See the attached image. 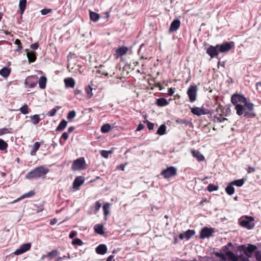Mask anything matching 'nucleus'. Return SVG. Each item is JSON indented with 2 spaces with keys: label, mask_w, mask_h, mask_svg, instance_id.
Returning a JSON list of instances; mask_svg holds the SVG:
<instances>
[{
  "label": "nucleus",
  "mask_w": 261,
  "mask_h": 261,
  "mask_svg": "<svg viewBox=\"0 0 261 261\" xmlns=\"http://www.w3.org/2000/svg\"><path fill=\"white\" fill-rule=\"evenodd\" d=\"M155 103L159 107H165L169 104V102L165 98L162 97L157 99Z\"/></svg>",
  "instance_id": "nucleus-22"
},
{
  "label": "nucleus",
  "mask_w": 261,
  "mask_h": 261,
  "mask_svg": "<svg viewBox=\"0 0 261 261\" xmlns=\"http://www.w3.org/2000/svg\"><path fill=\"white\" fill-rule=\"evenodd\" d=\"M85 91L86 93V96L88 99L90 98L93 95L92 88L91 86H88L85 88Z\"/></svg>",
  "instance_id": "nucleus-37"
},
{
  "label": "nucleus",
  "mask_w": 261,
  "mask_h": 261,
  "mask_svg": "<svg viewBox=\"0 0 261 261\" xmlns=\"http://www.w3.org/2000/svg\"><path fill=\"white\" fill-rule=\"evenodd\" d=\"M34 194H35V192L33 191H30V192L23 194L20 197H19L17 199L14 200L12 203H16V202L19 201V200H20L23 198H25L31 197L33 196H34Z\"/></svg>",
  "instance_id": "nucleus-20"
},
{
  "label": "nucleus",
  "mask_w": 261,
  "mask_h": 261,
  "mask_svg": "<svg viewBox=\"0 0 261 261\" xmlns=\"http://www.w3.org/2000/svg\"><path fill=\"white\" fill-rule=\"evenodd\" d=\"M255 256L257 261H261V253L259 251L256 252Z\"/></svg>",
  "instance_id": "nucleus-59"
},
{
  "label": "nucleus",
  "mask_w": 261,
  "mask_h": 261,
  "mask_svg": "<svg viewBox=\"0 0 261 261\" xmlns=\"http://www.w3.org/2000/svg\"><path fill=\"white\" fill-rule=\"evenodd\" d=\"M197 88L196 86H191L188 88L187 94L189 96L190 102H193L196 99V92Z\"/></svg>",
  "instance_id": "nucleus-7"
},
{
  "label": "nucleus",
  "mask_w": 261,
  "mask_h": 261,
  "mask_svg": "<svg viewBox=\"0 0 261 261\" xmlns=\"http://www.w3.org/2000/svg\"><path fill=\"white\" fill-rule=\"evenodd\" d=\"M32 77H28L26 79L24 82V84L27 87L32 88L36 86L37 83L36 82L32 81Z\"/></svg>",
  "instance_id": "nucleus-21"
},
{
  "label": "nucleus",
  "mask_w": 261,
  "mask_h": 261,
  "mask_svg": "<svg viewBox=\"0 0 261 261\" xmlns=\"http://www.w3.org/2000/svg\"><path fill=\"white\" fill-rule=\"evenodd\" d=\"M9 129L6 128H1L0 129V136L9 133Z\"/></svg>",
  "instance_id": "nucleus-53"
},
{
  "label": "nucleus",
  "mask_w": 261,
  "mask_h": 261,
  "mask_svg": "<svg viewBox=\"0 0 261 261\" xmlns=\"http://www.w3.org/2000/svg\"><path fill=\"white\" fill-rule=\"evenodd\" d=\"M8 147L7 143L3 140L0 139V150H4L6 149Z\"/></svg>",
  "instance_id": "nucleus-45"
},
{
  "label": "nucleus",
  "mask_w": 261,
  "mask_h": 261,
  "mask_svg": "<svg viewBox=\"0 0 261 261\" xmlns=\"http://www.w3.org/2000/svg\"><path fill=\"white\" fill-rule=\"evenodd\" d=\"M76 234H77V233H76V232L75 231H71L70 232V234L69 235V237L70 239H72V238H73L76 235Z\"/></svg>",
  "instance_id": "nucleus-58"
},
{
  "label": "nucleus",
  "mask_w": 261,
  "mask_h": 261,
  "mask_svg": "<svg viewBox=\"0 0 261 261\" xmlns=\"http://www.w3.org/2000/svg\"><path fill=\"white\" fill-rule=\"evenodd\" d=\"M215 232L214 229L213 228H208L207 227H203L200 231V238L202 239L208 238L213 235Z\"/></svg>",
  "instance_id": "nucleus-6"
},
{
  "label": "nucleus",
  "mask_w": 261,
  "mask_h": 261,
  "mask_svg": "<svg viewBox=\"0 0 261 261\" xmlns=\"http://www.w3.org/2000/svg\"><path fill=\"white\" fill-rule=\"evenodd\" d=\"M231 101L235 106L237 114L239 116L244 114V116L248 118L255 117L252 113L254 105L247 101L243 95L234 93L231 96Z\"/></svg>",
  "instance_id": "nucleus-1"
},
{
  "label": "nucleus",
  "mask_w": 261,
  "mask_h": 261,
  "mask_svg": "<svg viewBox=\"0 0 261 261\" xmlns=\"http://www.w3.org/2000/svg\"><path fill=\"white\" fill-rule=\"evenodd\" d=\"M111 153V151L102 150L100 152L101 155L106 159L108 158L109 155Z\"/></svg>",
  "instance_id": "nucleus-46"
},
{
  "label": "nucleus",
  "mask_w": 261,
  "mask_h": 261,
  "mask_svg": "<svg viewBox=\"0 0 261 261\" xmlns=\"http://www.w3.org/2000/svg\"><path fill=\"white\" fill-rule=\"evenodd\" d=\"M101 206V203L99 201H97L95 203V205L91 208V210L94 214H96L98 212Z\"/></svg>",
  "instance_id": "nucleus-33"
},
{
  "label": "nucleus",
  "mask_w": 261,
  "mask_h": 261,
  "mask_svg": "<svg viewBox=\"0 0 261 261\" xmlns=\"http://www.w3.org/2000/svg\"><path fill=\"white\" fill-rule=\"evenodd\" d=\"M19 110L23 114H27L29 113V107L27 105H24L20 108Z\"/></svg>",
  "instance_id": "nucleus-41"
},
{
  "label": "nucleus",
  "mask_w": 261,
  "mask_h": 261,
  "mask_svg": "<svg viewBox=\"0 0 261 261\" xmlns=\"http://www.w3.org/2000/svg\"><path fill=\"white\" fill-rule=\"evenodd\" d=\"M127 51L128 48L126 47H120L116 49L115 56L116 58L118 59V58L125 55Z\"/></svg>",
  "instance_id": "nucleus-14"
},
{
  "label": "nucleus",
  "mask_w": 261,
  "mask_h": 261,
  "mask_svg": "<svg viewBox=\"0 0 261 261\" xmlns=\"http://www.w3.org/2000/svg\"><path fill=\"white\" fill-rule=\"evenodd\" d=\"M254 218L252 216H245L241 217L239 220V223L243 227L246 228L248 229H251L254 227V223L253 221Z\"/></svg>",
  "instance_id": "nucleus-3"
},
{
  "label": "nucleus",
  "mask_w": 261,
  "mask_h": 261,
  "mask_svg": "<svg viewBox=\"0 0 261 261\" xmlns=\"http://www.w3.org/2000/svg\"><path fill=\"white\" fill-rule=\"evenodd\" d=\"M58 254V251L57 250H54L51 252H49L46 254L48 257L52 259L57 256Z\"/></svg>",
  "instance_id": "nucleus-40"
},
{
  "label": "nucleus",
  "mask_w": 261,
  "mask_h": 261,
  "mask_svg": "<svg viewBox=\"0 0 261 261\" xmlns=\"http://www.w3.org/2000/svg\"><path fill=\"white\" fill-rule=\"evenodd\" d=\"M166 126L165 124L161 125L158 128L156 134L159 135H163L166 133Z\"/></svg>",
  "instance_id": "nucleus-36"
},
{
  "label": "nucleus",
  "mask_w": 261,
  "mask_h": 261,
  "mask_svg": "<svg viewBox=\"0 0 261 261\" xmlns=\"http://www.w3.org/2000/svg\"><path fill=\"white\" fill-rule=\"evenodd\" d=\"M176 123L177 124H183L186 125L188 124H192V123L186 119H177L176 120Z\"/></svg>",
  "instance_id": "nucleus-42"
},
{
  "label": "nucleus",
  "mask_w": 261,
  "mask_h": 261,
  "mask_svg": "<svg viewBox=\"0 0 261 261\" xmlns=\"http://www.w3.org/2000/svg\"><path fill=\"white\" fill-rule=\"evenodd\" d=\"M219 53L217 45L215 46L210 45L206 50V53L211 57V58L218 56Z\"/></svg>",
  "instance_id": "nucleus-12"
},
{
  "label": "nucleus",
  "mask_w": 261,
  "mask_h": 261,
  "mask_svg": "<svg viewBox=\"0 0 261 261\" xmlns=\"http://www.w3.org/2000/svg\"><path fill=\"white\" fill-rule=\"evenodd\" d=\"M85 14H87V12L89 13V16H100L96 12H93L89 9H85Z\"/></svg>",
  "instance_id": "nucleus-47"
},
{
  "label": "nucleus",
  "mask_w": 261,
  "mask_h": 261,
  "mask_svg": "<svg viewBox=\"0 0 261 261\" xmlns=\"http://www.w3.org/2000/svg\"><path fill=\"white\" fill-rule=\"evenodd\" d=\"M226 255L231 261H238L239 257L230 251H226Z\"/></svg>",
  "instance_id": "nucleus-29"
},
{
  "label": "nucleus",
  "mask_w": 261,
  "mask_h": 261,
  "mask_svg": "<svg viewBox=\"0 0 261 261\" xmlns=\"http://www.w3.org/2000/svg\"><path fill=\"white\" fill-rule=\"evenodd\" d=\"M85 178L82 176L76 177L73 182V188L75 189H79V187L84 183Z\"/></svg>",
  "instance_id": "nucleus-13"
},
{
  "label": "nucleus",
  "mask_w": 261,
  "mask_h": 261,
  "mask_svg": "<svg viewBox=\"0 0 261 261\" xmlns=\"http://www.w3.org/2000/svg\"><path fill=\"white\" fill-rule=\"evenodd\" d=\"M255 168L253 167H251L250 166H248V169H247V171L248 173H251L254 172L255 171Z\"/></svg>",
  "instance_id": "nucleus-57"
},
{
  "label": "nucleus",
  "mask_w": 261,
  "mask_h": 261,
  "mask_svg": "<svg viewBox=\"0 0 261 261\" xmlns=\"http://www.w3.org/2000/svg\"><path fill=\"white\" fill-rule=\"evenodd\" d=\"M207 189L209 192H213L218 189V187L212 184H210L207 186Z\"/></svg>",
  "instance_id": "nucleus-43"
},
{
  "label": "nucleus",
  "mask_w": 261,
  "mask_h": 261,
  "mask_svg": "<svg viewBox=\"0 0 261 261\" xmlns=\"http://www.w3.org/2000/svg\"><path fill=\"white\" fill-rule=\"evenodd\" d=\"M180 25V21L179 20L176 19H174L171 23L170 28L169 32H173L176 31Z\"/></svg>",
  "instance_id": "nucleus-15"
},
{
  "label": "nucleus",
  "mask_w": 261,
  "mask_h": 261,
  "mask_svg": "<svg viewBox=\"0 0 261 261\" xmlns=\"http://www.w3.org/2000/svg\"><path fill=\"white\" fill-rule=\"evenodd\" d=\"M232 246V244L230 242V243H228L226 246L224 247V251H225V252H226V251H229L228 247Z\"/></svg>",
  "instance_id": "nucleus-61"
},
{
  "label": "nucleus",
  "mask_w": 261,
  "mask_h": 261,
  "mask_svg": "<svg viewBox=\"0 0 261 261\" xmlns=\"http://www.w3.org/2000/svg\"><path fill=\"white\" fill-rule=\"evenodd\" d=\"M25 51H27V56L29 62H34L36 59L34 53L32 51H29L27 49H26Z\"/></svg>",
  "instance_id": "nucleus-28"
},
{
  "label": "nucleus",
  "mask_w": 261,
  "mask_h": 261,
  "mask_svg": "<svg viewBox=\"0 0 261 261\" xmlns=\"http://www.w3.org/2000/svg\"><path fill=\"white\" fill-rule=\"evenodd\" d=\"M175 92V89L170 88L168 90V94L170 96H172Z\"/></svg>",
  "instance_id": "nucleus-54"
},
{
  "label": "nucleus",
  "mask_w": 261,
  "mask_h": 261,
  "mask_svg": "<svg viewBox=\"0 0 261 261\" xmlns=\"http://www.w3.org/2000/svg\"><path fill=\"white\" fill-rule=\"evenodd\" d=\"M46 82L47 79L45 76H41L38 82L39 87L42 89H45Z\"/></svg>",
  "instance_id": "nucleus-26"
},
{
  "label": "nucleus",
  "mask_w": 261,
  "mask_h": 261,
  "mask_svg": "<svg viewBox=\"0 0 261 261\" xmlns=\"http://www.w3.org/2000/svg\"><path fill=\"white\" fill-rule=\"evenodd\" d=\"M206 114H210L211 117H212V111H210L209 110L207 109H204L202 107V115H206Z\"/></svg>",
  "instance_id": "nucleus-50"
},
{
  "label": "nucleus",
  "mask_w": 261,
  "mask_h": 261,
  "mask_svg": "<svg viewBox=\"0 0 261 261\" xmlns=\"http://www.w3.org/2000/svg\"><path fill=\"white\" fill-rule=\"evenodd\" d=\"M111 129V126L109 124H105L101 127V131L103 133H108Z\"/></svg>",
  "instance_id": "nucleus-39"
},
{
  "label": "nucleus",
  "mask_w": 261,
  "mask_h": 261,
  "mask_svg": "<svg viewBox=\"0 0 261 261\" xmlns=\"http://www.w3.org/2000/svg\"><path fill=\"white\" fill-rule=\"evenodd\" d=\"M103 227L101 224H96L94 226V230L95 232L99 234L104 233Z\"/></svg>",
  "instance_id": "nucleus-30"
},
{
  "label": "nucleus",
  "mask_w": 261,
  "mask_h": 261,
  "mask_svg": "<svg viewBox=\"0 0 261 261\" xmlns=\"http://www.w3.org/2000/svg\"><path fill=\"white\" fill-rule=\"evenodd\" d=\"M225 117L223 115L216 114L213 116V121L215 123L223 122L227 120Z\"/></svg>",
  "instance_id": "nucleus-16"
},
{
  "label": "nucleus",
  "mask_w": 261,
  "mask_h": 261,
  "mask_svg": "<svg viewBox=\"0 0 261 261\" xmlns=\"http://www.w3.org/2000/svg\"><path fill=\"white\" fill-rule=\"evenodd\" d=\"M31 247V244L30 243H27L25 244H23L20 246L19 248L16 249L14 254L16 255H19L22 254L25 252L29 251Z\"/></svg>",
  "instance_id": "nucleus-10"
},
{
  "label": "nucleus",
  "mask_w": 261,
  "mask_h": 261,
  "mask_svg": "<svg viewBox=\"0 0 261 261\" xmlns=\"http://www.w3.org/2000/svg\"><path fill=\"white\" fill-rule=\"evenodd\" d=\"M72 244L73 245L82 246L83 245V242L81 239L76 238L72 240Z\"/></svg>",
  "instance_id": "nucleus-44"
},
{
  "label": "nucleus",
  "mask_w": 261,
  "mask_h": 261,
  "mask_svg": "<svg viewBox=\"0 0 261 261\" xmlns=\"http://www.w3.org/2000/svg\"><path fill=\"white\" fill-rule=\"evenodd\" d=\"M65 86L67 88H74L75 85L74 80L72 77H68L64 79Z\"/></svg>",
  "instance_id": "nucleus-18"
},
{
  "label": "nucleus",
  "mask_w": 261,
  "mask_h": 261,
  "mask_svg": "<svg viewBox=\"0 0 261 261\" xmlns=\"http://www.w3.org/2000/svg\"><path fill=\"white\" fill-rule=\"evenodd\" d=\"M107 251V247L105 244H100L96 248V252L98 254H105Z\"/></svg>",
  "instance_id": "nucleus-19"
},
{
  "label": "nucleus",
  "mask_w": 261,
  "mask_h": 261,
  "mask_svg": "<svg viewBox=\"0 0 261 261\" xmlns=\"http://www.w3.org/2000/svg\"><path fill=\"white\" fill-rule=\"evenodd\" d=\"M185 236V239L187 240H189L192 236L195 234V231L194 230L188 229L184 232Z\"/></svg>",
  "instance_id": "nucleus-34"
},
{
  "label": "nucleus",
  "mask_w": 261,
  "mask_h": 261,
  "mask_svg": "<svg viewBox=\"0 0 261 261\" xmlns=\"http://www.w3.org/2000/svg\"><path fill=\"white\" fill-rule=\"evenodd\" d=\"M110 204L108 202L105 203L102 206L105 218L106 220L107 216L110 214Z\"/></svg>",
  "instance_id": "nucleus-24"
},
{
  "label": "nucleus",
  "mask_w": 261,
  "mask_h": 261,
  "mask_svg": "<svg viewBox=\"0 0 261 261\" xmlns=\"http://www.w3.org/2000/svg\"><path fill=\"white\" fill-rule=\"evenodd\" d=\"M57 111V109L54 108L47 113V115L50 117H53L56 115Z\"/></svg>",
  "instance_id": "nucleus-51"
},
{
  "label": "nucleus",
  "mask_w": 261,
  "mask_h": 261,
  "mask_svg": "<svg viewBox=\"0 0 261 261\" xmlns=\"http://www.w3.org/2000/svg\"><path fill=\"white\" fill-rule=\"evenodd\" d=\"M69 137L68 133L67 132H64L63 133L61 138L64 139L65 140H66Z\"/></svg>",
  "instance_id": "nucleus-55"
},
{
  "label": "nucleus",
  "mask_w": 261,
  "mask_h": 261,
  "mask_svg": "<svg viewBox=\"0 0 261 261\" xmlns=\"http://www.w3.org/2000/svg\"><path fill=\"white\" fill-rule=\"evenodd\" d=\"M49 169L45 166H40L36 167L30 171L25 175V178L28 179H33L39 178H44L45 175L49 172Z\"/></svg>",
  "instance_id": "nucleus-2"
},
{
  "label": "nucleus",
  "mask_w": 261,
  "mask_h": 261,
  "mask_svg": "<svg viewBox=\"0 0 261 261\" xmlns=\"http://www.w3.org/2000/svg\"><path fill=\"white\" fill-rule=\"evenodd\" d=\"M232 185H232L231 183L230 184L228 185L225 189L226 192L229 195H231L234 193V188Z\"/></svg>",
  "instance_id": "nucleus-35"
},
{
  "label": "nucleus",
  "mask_w": 261,
  "mask_h": 261,
  "mask_svg": "<svg viewBox=\"0 0 261 261\" xmlns=\"http://www.w3.org/2000/svg\"><path fill=\"white\" fill-rule=\"evenodd\" d=\"M85 164V160L83 158H80L75 160L72 166L73 170H79L83 169L84 168Z\"/></svg>",
  "instance_id": "nucleus-8"
},
{
  "label": "nucleus",
  "mask_w": 261,
  "mask_h": 261,
  "mask_svg": "<svg viewBox=\"0 0 261 261\" xmlns=\"http://www.w3.org/2000/svg\"><path fill=\"white\" fill-rule=\"evenodd\" d=\"M244 181H245L244 179H238V180H236L233 181L231 182V184L233 185L238 186V187H241L244 184Z\"/></svg>",
  "instance_id": "nucleus-38"
},
{
  "label": "nucleus",
  "mask_w": 261,
  "mask_h": 261,
  "mask_svg": "<svg viewBox=\"0 0 261 261\" xmlns=\"http://www.w3.org/2000/svg\"><path fill=\"white\" fill-rule=\"evenodd\" d=\"M217 256L220 257L222 260L226 259L225 255L222 253H217Z\"/></svg>",
  "instance_id": "nucleus-62"
},
{
  "label": "nucleus",
  "mask_w": 261,
  "mask_h": 261,
  "mask_svg": "<svg viewBox=\"0 0 261 261\" xmlns=\"http://www.w3.org/2000/svg\"><path fill=\"white\" fill-rule=\"evenodd\" d=\"M233 42H224L222 44H217L219 52L221 53H226L230 51L233 46Z\"/></svg>",
  "instance_id": "nucleus-5"
},
{
  "label": "nucleus",
  "mask_w": 261,
  "mask_h": 261,
  "mask_svg": "<svg viewBox=\"0 0 261 261\" xmlns=\"http://www.w3.org/2000/svg\"><path fill=\"white\" fill-rule=\"evenodd\" d=\"M176 174L177 169L173 166H170L166 169H164L161 173V175L165 178H169L174 176Z\"/></svg>",
  "instance_id": "nucleus-4"
},
{
  "label": "nucleus",
  "mask_w": 261,
  "mask_h": 261,
  "mask_svg": "<svg viewBox=\"0 0 261 261\" xmlns=\"http://www.w3.org/2000/svg\"><path fill=\"white\" fill-rule=\"evenodd\" d=\"M76 116V113L74 111L72 110L70 111L67 115V119L68 120H71L74 118Z\"/></svg>",
  "instance_id": "nucleus-48"
},
{
  "label": "nucleus",
  "mask_w": 261,
  "mask_h": 261,
  "mask_svg": "<svg viewBox=\"0 0 261 261\" xmlns=\"http://www.w3.org/2000/svg\"><path fill=\"white\" fill-rule=\"evenodd\" d=\"M27 0H20L19 3V8L20 10V13L22 15L24 13L27 6Z\"/></svg>",
  "instance_id": "nucleus-23"
},
{
  "label": "nucleus",
  "mask_w": 261,
  "mask_h": 261,
  "mask_svg": "<svg viewBox=\"0 0 261 261\" xmlns=\"http://www.w3.org/2000/svg\"><path fill=\"white\" fill-rule=\"evenodd\" d=\"M239 258L240 259V261H249V259L247 257H246L243 256H240Z\"/></svg>",
  "instance_id": "nucleus-64"
},
{
  "label": "nucleus",
  "mask_w": 261,
  "mask_h": 261,
  "mask_svg": "<svg viewBox=\"0 0 261 261\" xmlns=\"http://www.w3.org/2000/svg\"><path fill=\"white\" fill-rule=\"evenodd\" d=\"M38 46H39L38 44L37 43H35L32 44L31 45V48L32 49L36 50L38 48Z\"/></svg>",
  "instance_id": "nucleus-60"
},
{
  "label": "nucleus",
  "mask_w": 261,
  "mask_h": 261,
  "mask_svg": "<svg viewBox=\"0 0 261 261\" xmlns=\"http://www.w3.org/2000/svg\"><path fill=\"white\" fill-rule=\"evenodd\" d=\"M65 258H70V255L68 254V256L64 255L63 257H59L57 259L56 261H61L63 259H64Z\"/></svg>",
  "instance_id": "nucleus-63"
},
{
  "label": "nucleus",
  "mask_w": 261,
  "mask_h": 261,
  "mask_svg": "<svg viewBox=\"0 0 261 261\" xmlns=\"http://www.w3.org/2000/svg\"><path fill=\"white\" fill-rule=\"evenodd\" d=\"M191 153L192 155L196 158L198 162H201L204 160V156L198 150H192Z\"/></svg>",
  "instance_id": "nucleus-17"
},
{
  "label": "nucleus",
  "mask_w": 261,
  "mask_h": 261,
  "mask_svg": "<svg viewBox=\"0 0 261 261\" xmlns=\"http://www.w3.org/2000/svg\"><path fill=\"white\" fill-rule=\"evenodd\" d=\"M191 112L194 115H195L197 116H200L202 115V108L199 107H193L190 108Z\"/></svg>",
  "instance_id": "nucleus-25"
},
{
  "label": "nucleus",
  "mask_w": 261,
  "mask_h": 261,
  "mask_svg": "<svg viewBox=\"0 0 261 261\" xmlns=\"http://www.w3.org/2000/svg\"><path fill=\"white\" fill-rule=\"evenodd\" d=\"M10 73V70L7 67H4L0 70V74L4 77H7Z\"/></svg>",
  "instance_id": "nucleus-31"
},
{
  "label": "nucleus",
  "mask_w": 261,
  "mask_h": 261,
  "mask_svg": "<svg viewBox=\"0 0 261 261\" xmlns=\"http://www.w3.org/2000/svg\"><path fill=\"white\" fill-rule=\"evenodd\" d=\"M51 10H52L51 9H43L41 10L40 12H41L42 15H45L50 12Z\"/></svg>",
  "instance_id": "nucleus-52"
},
{
  "label": "nucleus",
  "mask_w": 261,
  "mask_h": 261,
  "mask_svg": "<svg viewBox=\"0 0 261 261\" xmlns=\"http://www.w3.org/2000/svg\"><path fill=\"white\" fill-rule=\"evenodd\" d=\"M40 146V144L39 142H35L34 144L33 150H32L31 152V155H33L34 154L33 152L35 153L36 151L39 149Z\"/></svg>",
  "instance_id": "nucleus-49"
},
{
  "label": "nucleus",
  "mask_w": 261,
  "mask_h": 261,
  "mask_svg": "<svg viewBox=\"0 0 261 261\" xmlns=\"http://www.w3.org/2000/svg\"><path fill=\"white\" fill-rule=\"evenodd\" d=\"M67 125V121L65 120H62L56 128V131L60 132L64 130Z\"/></svg>",
  "instance_id": "nucleus-27"
},
{
  "label": "nucleus",
  "mask_w": 261,
  "mask_h": 261,
  "mask_svg": "<svg viewBox=\"0 0 261 261\" xmlns=\"http://www.w3.org/2000/svg\"><path fill=\"white\" fill-rule=\"evenodd\" d=\"M230 112V110L229 108H226L221 104H219L216 109V114L223 115L224 116H227Z\"/></svg>",
  "instance_id": "nucleus-11"
},
{
  "label": "nucleus",
  "mask_w": 261,
  "mask_h": 261,
  "mask_svg": "<svg viewBox=\"0 0 261 261\" xmlns=\"http://www.w3.org/2000/svg\"><path fill=\"white\" fill-rule=\"evenodd\" d=\"M30 117L32 123L35 125L37 124L40 120L39 115L37 114L32 115Z\"/></svg>",
  "instance_id": "nucleus-32"
},
{
  "label": "nucleus",
  "mask_w": 261,
  "mask_h": 261,
  "mask_svg": "<svg viewBox=\"0 0 261 261\" xmlns=\"http://www.w3.org/2000/svg\"><path fill=\"white\" fill-rule=\"evenodd\" d=\"M241 247L244 250V254L248 257H250L251 254L257 249V247L255 245L250 244H249L246 248L245 245H241Z\"/></svg>",
  "instance_id": "nucleus-9"
},
{
  "label": "nucleus",
  "mask_w": 261,
  "mask_h": 261,
  "mask_svg": "<svg viewBox=\"0 0 261 261\" xmlns=\"http://www.w3.org/2000/svg\"><path fill=\"white\" fill-rule=\"evenodd\" d=\"M154 128V124L153 123L150 122L148 121V129L150 130H153Z\"/></svg>",
  "instance_id": "nucleus-56"
}]
</instances>
